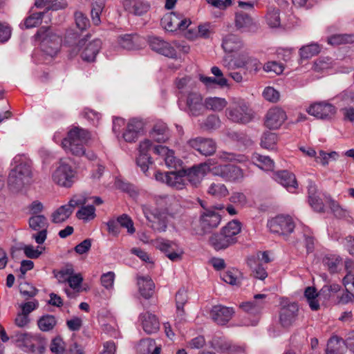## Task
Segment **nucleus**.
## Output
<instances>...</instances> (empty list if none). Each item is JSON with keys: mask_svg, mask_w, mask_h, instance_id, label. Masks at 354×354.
<instances>
[{"mask_svg": "<svg viewBox=\"0 0 354 354\" xmlns=\"http://www.w3.org/2000/svg\"><path fill=\"white\" fill-rule=\"evenodd\" d=\"M12 339L16 346L25 353L30 354H44L47 339L39 334L16 333Z\"/></svg>", "mask_w": 354, "mask_h": 354, "instance_id": "f257e3e1", "label": "nucleus"}, {"mask_svg": "<svg viewBox=\"0 0 354 354\" xmlns=\"http://www.w3.org/2000/svg\"><path fill=\"white\" fill-rule=\"evenodd\" d=\"M32 178V167L29 162L21 161L9 173L8 187L14 193H17L29 185Z\"/></svg>", "mask_w": 354, "mask_h": 354, "instance_id": "f03ea898", "label": "nucleus"}, {"mask_svg": "<svg viewBox=\"0 0 354 354\" xmlns=\"http://www.w3.org/2000/svg\"><path fill=\"white\" fill-rule=\"evenodd\" d=\"M91 139L90 133L79 127L70 130L67 137L62 142L63 149L76 156H81L85 153L84 145Z\"/></svg>", "mask_w": 354, "mask_h": 354, "instance_id": "7ed1b4c3", "label": "nucleus"}, {"mask_svg": "<svg viewBox=\"0 0 354 354\" xmlns=\"http://www.w3.org/2000/svg\"><path fill=\"white\" fill-rule=\"evenodd\" d=\"M227 118L233 122L247 124L252 120L254 112L242 99H234L225 111Z\"/></svg>", "mask_w": 354, "mask_h": 354, "instance_id": "20e7f679", "label": "nucleus"}, {"mask_svg": "<svg viewBox=\"0 0 354 354\" xmlns=\"http://www.w3.org/2000/svg\"><path fill=\"white\" fill-rule=\"evenodd\" d=\"M37 39L41 41V50L51 57L55 56L60 48L61 38L54 33L50 27H41L35 35Z\"/></svg>", "mask_w": 354, "mask_h": 354, "instance_id": "39448f33", "label": "nucleus"}, {"mask_svg": "<svg viewBox=\"0 0 354 354\" xmlns=\"http://www.w3.org/2000/svg\"><path fill=\"white\" fill-rule=\"evenodd\" d=\"M102 47V41L99 39L90 40V36L86 35L78 40L74 50L81 51L82 59L87 62H94L96 55Z\"/></svg>", "mask_w": 354, "mask_h": 354, "instance_id": "423d86ee", "label": "nucleus"}, {"mask_svg": "<svg viewBox=\"0 0 354 354\" xmlns=\"http://www.w3.org/2000/svg\"><path fill=\"white\" fill-rule=\"evenodd\" d=\"M87 203V198L84 195L73 196L68 204L63 205L54 211L51 215V221L54 223L65 222L72 214L75 208Z\"/></svg>", "mask_w": 354, "mask_h": 354, "instance_id": "0eeeda50", "label": "nucleus"}, {"mask_svg": "<svg viewBox=\"0 0 354 354\" xmlns=\"http://www.w3.org/2000/svg\"><path fill=\"white\" fill-rule=\"evenodd\" d=\"M142 211L149 227L158 232H165L167 227V214L165 212L153 207L142 206Z\"/></svg>", "mask_w": 354, "mask_h": 354, "instance_id": "6e6552de", "label": "nucleus"}, {"mask_svg": "<svg viewBox=\"0 0 354 354\" xmlns=\"http://www.w3.org/2000/svg\"><path fill=\"white\" fill-rule=\"evenodd\" d=\"M76 178V171L72 167L62 162L52 174L53 181L62 187H71Z\"/></svg>", "mask_w": 354, "mask_h": 354, "instance_id": "1a4fd4ad", "label": "nucleus"}, {"mask_svg": "<svg viewBox=\"0 0 354 354\" xmlns=\"http://www.w3.org/2000/svg\"><path fill=\"white\" fill-rule=\"evenodd\" d=\"M270 232L282 236H287L295 229V223L290 216L279 215L268 222Z\"/></svg>", "mask_w": 354, "mask_h": 354, "instance_id": "9d476101", "label": "nucleus"}, {"mask_svg": "<svg viewBox=\"0 0 354 354\" xmlns=\"http://www.w3.org/2000/svg\"><path fill=\"white\" fill-rule=\"evenodd\" d=\"M213 174L227 182H238L244 178L243 171L234 165L216 166L213 169Z\"/></svg>", "mask_w": 354, "mask_h": 354, "instance_id": "9b49d317", "label": "nucleus"}, {"mask_svg": "<svg viewBox=\"0 0 354 354\" xmlns=\"http://www.w3.org/2000/svg\"><path fill=\"white\" fill-rule=\"evenodd\" d=\"M185 174V172L183 169L178 171L165 173L157 171L155 174V178L156 180L165 183L170 187L177 189H182L186 185V180L184 177Z\"/></svg>", "mask_w": 354, "mask_h": 354, "instance_id": "f8f14e48", "label": "nucleus"}, {"mask_svg": "<svg viewBox=\"0 0 354 354\" xmlns=\"http://www.w3.org/2000/svg\"><path fill=\"white\" fill-rule=\"evenodd\" d=\"M221 221V215L215 211L211 209H204L199 218V227L201 234H207L211 232L216 228Z\"/></svg>", "mask_w": 354, "mask_h": 354, "instance_id": "ddd939ff", "label": "nucleus"}, {"mask_svg": "<svg viewBox=\"0 0 354 354\" xmlns=\"http://www.w3.org/2000/svg\"><path fill=\"white\" fill-rule=\"evenodd\" d=\"M187 145L205 156L213 155L216 150V142L212 139L203 137L190 139L187 141Z\"/></svg>", "mask_w": 354, "mask_h": 354, "instance_id": "4468645a", "label": "nucleus"}, {"mask_svg": "<svg viewBox=\"0 0 354 354\" xmlns=\"http://www.w3.org/2000/svg\"><path fill=\"white\" fill-rule=\"evenodd\" d=\"M286 112L279 107L270 109L266 115L264 124L270 129H279L286 120Z\"/></svg>", "mask_w": 354, "mask_h": 354, "instance_id": "2eb2a0df", "label": "nucleus"}, {"mask_svg": "<svg viewBox=\"0 0 354 354\" xmlns=\"http://www.w3.org/2000/svg\"><path fill=\"white\" fill-rule=\"evenodd\" d=\"M308 113L317 118L329 120L335 115L336 109L331 104L322 102L310 105Z\"/></svg>", "mask_w": 354, "mask_h": 354, "instance_id": "dca6fc26", "label": "nucleus"}, {"mask_svg": "<svg viewBox=\"0 0 354 354\" xmlns=\"http://www.w3.org/2000/svg\"><path fill=\"white\" fill-rule=\"evenodd\" d=\"M149 44L152 50L169 58H176L177 52L168 42L158 37H149Z\"/></svg>", "mask_w": 354, "mask_h": 354, "instance_id": "f3484780", "label": "nucleus"}, {"mask_svg": "<svg viewBox=\"0 0 354 354\" xmlns=\"http://www.w3.org/2000/svg\"><path fill=\"white\" fill-rule=\"evenodd\" d=\"M234 310L232 307L223 305L214 306L210 311V317L218 325L224 326L232 319Z\"/></svg>", "mask_w": 354, "mask_h": 354, "instance_id": "a211bd4d", "label": "nucleus"}, {"mask_svg": "<svg viewBox=\"0 0 354 354\" xmlns=\"http://www.w3.org/2000/svg\"><path fill=\"white\" fill-rule=\"evenodd\" d=\"M299 307L296 303H290L283 306L279 311V323L283 328L291 326L296 321Z\"/></svg>", "mask_w": 354, "mask_h": 354, "instance_id": "6ab92c4d", "label": "nucleus"}, {"mask_svg": "<svg viewBox=\"0 0 354 354\" xmlns=\"http://www.w3.org/2000/svg\"><path fill=\"white\" fill-rule=\"evenodd\" d=\"M209 169V165L206 162L194 165L188 169H183L185 172L184 177L186 183L189 182L192 185H196Z\"/></svg>", "mask_w": 354, "mask_h": 354, "instance_id": "aec40b11", "label": "nucleus"}, {"mask_svg": "<svg viewBox=\"0 0 354 354\" xmlns=\"http://www.w3.org/2000/svg\"><path fill=\"white\" fill-rule=\"evenodd\" d=\"M186 105L189 114L192 115L198 116L204 111L205 106L204 102H203V97L198 93H189L186 99Z\"/></svg>", "mask_w": 354, "mask_h": 354, "instance_id": "412c9836", "label": "nucleus"}, {"mask_svg": "<svg viewBox=\"0 0 354 354\" xmlns=\"http://www.w3.org/2000/svg\"><path fill=\"white\" fill-rule=\"evenodd\" d=\"M153 152L162 157L168 167H176L179 165V160L174 156L173 150L169 149L168 147L163 145L154 146Z\"/></svg>", "mask_w": 354, "mask_h": 354, "instance_id": "4be33fe9", "label": "nucleus"}, {"mask_svg": "<svg viewBox=\"0 0 354 354\" xmlns=\"http://www.w3.org/2000/svg\"><path fill=\"white\" fill-rule=\"evenodd\" d=\"M266 297L264 294L255 295L254 301L242 303L240 307L245 312L252 315H259L264 307L263 299Z\"/></svg>", "mask_w": 354, "mask_h": 354, "instance_id": "5701e85b", "label": "nucleus"}, {"mask_svg": "<svg viewBox=\"0 0 354 354\" xmlns=\"http://www.w3.org/2000/svg\"><path fill=\"white\" fill-rule=\"evenodd\" d=\"M124 6L129 12L138 16L145 14L150 8V5L143 0H127Z\"/></svg>", "mask_w": 354, "mask_h": 354, "instance_id": "b1692460", "label": "nucleus"}, {"mask_svg": "<svg viewBox=\"0 0 354 354\" xmlns=\"http://www.w3.org/2000/svg\"><path fill=\"white\" fill-rule=\"evenodd\" d=\"M149 136L157 142H165L169 138V131L167 124L162 122H156L151 131Z\"/></svg>", "mask_w": 354, "mask_h": 354, "instance_id": "393cba45", "label": "nucleus"}, {"mask_svg": "<svg viewBox=\"0 0 354 354\" xmlns=\"http://www.w3.org/2000/svg\"><path fill=\"white\" fill-rule=\"evenodd\" d=\"M273 178L288 189H295L297 187L295 176L288 171L283 170L274 173Z\"/></svg>", "mask_w": 354, "mask_h": 354, "instance_id": "a878e982", "label": "nucleus"}, {"mask_svg": "<svg viewBox=\"0 0 354 354\" xmlns=\"http://www.w3.org/2000/svg\"><path fill=\"white\" fill-rule=\"evenodd\" d=\"M342 290V287L336 283H328L324 285L319 292L320 298L324 300H332L339 296V293Z\"/></svg>", "mask_w": 354, "mask_h": 354, "instance_id": "bb28decb", "label": "nucleus"}, {"mask_svg": "<svg viewBox=\"0 0 354 354\" xmlns=\"http://www.w3.org/2000/svg\"><path fill=\"white\" fill-rule=\"evenodd\" d=\"M143 330L148 334L157 332L159 329V322L156 317L149 313L141 315Z\"/></svg>", "mask_w": 354, "mask_h": 354, "instance_id": "cd10ccee", "label": "nucleus"}, {"mask_svg": "<svg viewBox=\"0 0 354 354\" xmlns=\"http://www.w3.org/2000/svg\"><path fill=\"white\" fill-rule=\"evenodd\" d=\"M209 243L216 250H224L233 243L221 230L213 234L209 239Z\"/></svg>", "mask_w": 354, "mask_h": 354, "instance_id": "c85d7f7f", "label": "nucleus"}, {"mask_svg": "<svg viewBox=\"0 0 354 354\" xmlns=\"http://www.w3.org/2000/svg\"><path fill=\"white\" fill-rule=\"evenodd\" d=\"M138 286L141 295L145 299H149L153 295L155 284L150 277H138Z\"/></svg>", "mask_w": 354, "mask_h": 354, "instance_id": "c756f323", "label": "nucleus"}, {"mask_svg": "<svg viewBox=\"0 0 354 354\" xmlns=\"http://www.w3.org/2000/svg\"><path fill=\"white\" fill-rule=\"evenodd\" d=\"M243 46V41L235 35H227L223 39L222 47L227 53H232L241 49Z\"/></svg>", "mask_w": 354, "mask_h": 354, "instance_id": "7c9ffc66", "label": "nucleus"}, {"mask_svg": "<svg viewBox=\"0 0 354 354\" xmlns=\"http://www.w3.org/2000/svg\"><path fill=\"white\" fill-rule=\"evenodd\" d=\"M227 105V102L225 98L218 97H209L205 98L204 106L206 109L219 112L223 110Z\"/></svg>", "mask_w": 354, "mask_h": 354, "instance_id": "2f4dec72", "label": "nucleus"}, {"mask_svg": "<svg viewBox=\"0 0 354 354\" xmlns=\"http://www.w3.org/2000/svg\"><path fill=\"white\" fill-rule=\"evenodd\" d=\"M179 15L175 12L165 15L161 19L162 26L167 31L173 32L179 28Z\"/></svg>", "mask_w": 354, "mask_h": 354, "instance_id": "473e14b6", "label": "nucleus"}, {"mask_svg": "<svg viewBox=\"0 0 354 354\" xmlns=\"http://www.w3.org/2000/svg\"><path fill=\"white\" fill-rule=\"evenodd\" d=\"M248 265L252 270L254 277L263 280L268 277L266 268L259 263V259L252 257L248 259Z\"/></svg>", "mask_w": 354, "mask_h": 354, "instance_id": "72a5a7b5", "label": "nucleus"}, {"mask_svg": "<svg viewBox=\"0 0 354 354\" xmlns=\"http://www.w3.org/2000/svg\"><path fill=\"white\" fill-rule=\"evenodd\" d=\"M241 223L238 221H232L223 227L221 229V232H223L234 244L237 241L236 236L241 232Z\"/></svg>", "mask_w": 354, "mask_h": 354, "instance_id": "f704fd0d", "label": "nucleus"}, {"mask_svg": "<svg viewBox=\"0 0 354 354\" xmlns=\"http://www.w3.org/2000/svg\"><path fill=\"white\" fill-rule=\"evenodd\" d=\"M308 199L310 206L317 212L324 211V203L321 198L317 196V187L315 185L310 183L308 187Z\"/></svg>", "mask_w": 354, "mask_h": 354, "instance_id": "c9c22d12", "label": "nucleus"}, {"mask_svg": "<svg viewBox=\"0 0 354 354\" xmlns=\"http://www.w3.org/2000/svg\"><path fill=\"white\" fill-rule=\"evenodd\" d=\"M321 51V46L317 43H311L299 48V53L301 59H308L317 55Z\"/></svg>", "mask_w": 354, "mask_h": 354, "instance_id": "e433bc0d", "label": "nucleus"}, {"mask_svg": "<svg viewBox=\"0 0 354 354\" xmlns=\"http://www.w3.org/2000/svg\"><path fill=\"white\" fill-rule=\"evenodd\" d=\"M140 38L137 35H126L120 38V46L127 50H135L140 48Z\"/></svg>", "mask_w": 354, "mask_h": 354, "instance_id": "4c0bfd02", "label": "nucleus"}, {"mask_svg": "<svg viewBox=\"0 0 354 354\" xmlns=\"http://www.w3.org/2000/svg\"><path fill=\"white\" fill-rule=\"evenodd\" d=\"M252 161L257 167L263 170L270 171L274 168V162L269 156L255 153L252 156Z\"/></svg>", "mask_w": 354, "mask_h": 354, "instance_id": "58836bf2", "label": "nucleus"}, {"mask_svg": "<svg viewBox=\"0 0 354 354\" xmlns=\"http://www.w3.org/2000/svg\"><path fill=\"white\" fill-rule=\"evenodd\" d=\"M105 6L104 0H95L91 4V17L94 25L97 26L100 24V15Z\"/></svg>", "mask_w": 354, "mask_h": 354, "instance_id": "ea45409f", "label": "nucleus"}, {"mask_svg": "<svg viewBox=\"0 0 354 354\" xmlns=\"http://www.w3.org/2000/svg\"><path fill=\"white\" fill-rule=\"evenodd\" d=\"M345 289L337 297L335 302L337 304H347L348 303L354 302V287L351 283H347L346 286L344 285Z\"/></svg>", "mask_w": 354, "mask_h": 354, "instance_id": "a19ab883", "label": "nucleus"}, {"mask_svg": "<svg viewBox=\"0 0 354 354\" xmlns=\"http://www.w3.org/2000/svg\"><path fill=\"white\" fill-rule=\"evenodd\" d=\"M328 44L334 46L354 42L353 34H335L328 38Z\"/></svg>", "mask_w": 354, "mask_h": 354, "instance_id": "79ce46f5", "label": "nucleus"}, {"mask_svg": "<svg viewBox=\"0 0 354 354\" xmlns=\"http://www.w3.org/2000/svg\"><path fill=\"white\" fill-rule=\"evenodd\" d=\"M57 320L53 315H46L42 316L37 322L39 328L42 331H50L53 329Z\"/></svg>", "mask_w": 354, "mask_h": 354, "instance_id": "37998d69", "label": "nucleus"}, {"mask_svg": "<svg viewBox=\"0 0 354 354\" xmlns=\"http://www.w3.org/2000/svg\"><path fill=\"white\" fill-rule=\"evenodd\" d=\"M305 297L313 310H317L319 308V304L317 299L319 297V292L317 293L315 288L313 287H308L304 292Z\"/></svg>", "mask_w": 354, "mask_h": 354, "instance_id": "c03bdc74", "label": "nucleus"}, {"mask_svg": "<svg viewBox=\"0 0 354 354\" xmlns=\"http://www.w3.org/2000/svg\"><path fill=\"white\" fill-rule=\"evenodd\" d=\"M28 223L30 227L35 231L46 229L48 224L46 216L41 214L32 216Z\"/></svg>", "mask_w": 354, "mask_h": 354, "instance_id": "a18cd8bd", "label": "nucleus"}, {"mask_svg": "<svg viewBox=\"0 0 354 354\" xmlns=\"http://www.w3.org/2000/svg\"><path fill=\"white\" fill-rule=\"evenodd\" d=\"M241 273L238 270H228L221 274V279L230 285H239L240 283Z\"/></svg>", "mask_w": 354, "mask_h": 354, "instance_id": "49530a36", "label": "nucleus"}, {"mask_svg": "<svg viewBox=\"0 0 354 354\" xmlns=\"http://www.w3.org/2000/svg\"><path fill=\"white\" fill-rule=\"evenodd\" d=\"M253 24L252 19L248 14L239 12L236 15L235 26L238 29L249 28Z\"/></svg>", "mask_w": 354, "mask_h": 354, "instance_id": "de8ad7c7", "label": "nucleus"}, {"mask_svg": "<svg viewBox=\"0 0 354 354\" xmlns=\"http://www.w3.org/2000/svg\"><path fill=\"white\" fill-rule=\"evenodd\" d=\"M207 192L210 195L218 198L225 197L228 194L226 186L222 183H212L208 188Z\"/></svg>", "mask_w": 354, "mask_h": 354, "instance_id": "09e8293b", "label": "nucleus"}, {"mask_svg": "<svg viewBox=\"0 0 354 354\" xmlns=\"http://www.w3.org/2000/svg\"><path fill=\"white\" fill-rule=\"evenodd\" d=\"M152 243L156 248L165 253L166 255L177 247L175 243L164 239H157L156 240L153 241Z\"/></svg>", "mask_w": 354, "mask_h": 354, "instance_id": "8fccbe9b", "label": "nucleus"}, {"mask_svg": "<svg viewBox=\"0 0 354 354\" xmlns=\"http://www.w3.org/2000/svg\"><path fill=\"white\" fill-rule=\"evenodd\" d=\"M323 261L330 273H335L342 263V259L338 256L331 255L325 257Z\"/></svg>", "mask_w": 354, "mask_h": 354, "instance_id": "3c124183", "label": "nucleus"}, {"mask_svg": "<svg viewBox=\"0 0 354 354\" xmlns=\"http://www.w3.org/2000/svg\"><path fill=\"white\" fill-rule=\"evenodd\" d=\"M277 142V136L274 133L265 132L261 140V145L266 149H272Z\"/></svg>", "mask_w": 354, "mask_h": 354, "instance_id": "603ef678", "label": "nucleus"}, {"mask_svg": "<svg viewBox=\"0 0 354 354\" xmlns=\"http://www.w3.org/2000/svg\"><path fill=\"white\" fill-rule=\"evenodd\" d=\"M268 25L271 28L279 27L281 23L279 10L276 8H270L266 16Z\"/></svg>", "mask_w": 354, "mask_h": 354, "instance_id": "864d4df0", "label": "nucleus"}, {"mask_svg": "<svg viewBox=\"0 0 354 354\" xmlns=\"http://www.w3.org/2000/svg\"><path fill=\"white\" fill-rule=\"evenodd\" d=\"M221 125V120L216 115H209L201 124V127L205 130H212L218 128Z\"/></svg>", "mask_w": 354, "mask_h": 354, "instance_id": "5fc2aeb1", "label": "nucleus"}, {"mask_svg": "<svg viewBox=\"0 0 354 354\" xmlns=\"http://www.w3.org/2000/svg\"><path fill=\"white\" fill-rule=\"evenodd\" d=\"M79 219L88 221L95 217V209L93 205L84 206L76 213Z\"/></svg>", "mask_w": 354, "mask_h": 354, "instance_id": "6e6d98bb", "label": "nucleus"}, {"mask_svg": "<svg viewBox=\"0 0 354 354\" xmlns=\"http://www.w3.org/2000/svg\"><path fill=\"white\" fill-rule=\"evenodd\" d=\"M345 269L347 272L346 275L342 279L343 285L351 283L354 287V262L351 260L345 261Z\"/></svg>", "mask_w": 354, "mask_h": 354, "instance_id": "4d7b16f0", "label": "nucleus"}, {"mask_svg": "<svg viewBox=\"0 0 354 354\" xmlns=\"http://www.w3.org/2000/svg\"><path fill=\"white\" fill-rule=\"evenodd\" d=\"M50 350L53 354H64L66 351V345L62 338L55 337L51 341Z\"/></svg>", "mask_w": 354, "mask_h": 354, "instance_id": "13d9d810", "label": "nucleus"}, {"mask_svg": "<svg viewBox=\"0 0 354 354\" xmlns=\"http://www.w3.org/2000/svg\"><path fill=\"white\" fill-rule=\"evenodd\" d=\"M46 14V12H36L30 15L25 20L24 25L26 28H32L37 26L41 23V20L43 17Z\"/></svg>", "mask_w": 354, "mask_h": 354, "instance_id": "bf43d9fd", "label": "nucleus"}, {"mask_svg": "<svg viewBox=\"0 0 354 354\" xmlns=\"http://www.w3.org/2000/svg\"><path fill=\"white\" fill-rule=\"evenodd\" d=\"M117 221L121 227L127 229L129 234L135 233L136 229L133 225V222L127 214H124L118 217Z\"/></svg>", "mask_w": 354, "mask_h": 354, "instance_id": "052dcab7", "label": "nucleus"}, {"mask_svg": "<svg viewBox=\"0 0 354 354\" xmlns=\"http://www.w3.org/2000/svg\"><path fill=\"white\" fill-rule=\"evenodd\" d=\"M73 272L74 270L73 266L71 265H67L56 273L55 277L57 279L59 283H66L68 281Z\"/></svg>", "mask_w": 354, "mask_h": 354, "instance_id": "680f3d73", "label": "nucleus"}, {"mask_svg": "<svg viewBox=\"0 0 354 354\" xmlns=\"http://www.w3.org/2000/svg\"><path fill=\"white\" fill-rule=\"evenodd\" d=\"M344 344L342 339L337 337L330 338L327 344L326 354H340L339 350Z\"/></svg>", "mask_w": 354, "mask_h": 354, "instance_id": "e2e57ef3", "label": "nucleus"}, {"mask_svg": "<svg viewBox=\"0 0 354 354\" xmlns=\"http://www.w3.org/2000/svg\"><path fill=\"white\" fill-rule=\"evenodd\" d=\"M136 163L138 166L140 167L142 172L147 175V172L149 169V165H151L153 161L149 154L139 153L136 159Z\"/></svg>", "mask_w": 354, "mask_h": 354, "instance_id": "0e129e2a", "label": "nucleus"}, {"mask_svg": "<svg viewBox=\"0 0 354 354\" xmlns=\"http://www.w3.org/2000/svg\"><path fill=\"white\" fill-rule=\"evenodd\" d=\"M199 80L206 86H211L212 84H218L221 87L227 85V80L225 77L216 78L211 77H205L203 75H199Z\"/></svg>", "mask_w": 354, "mask_h": 354, "instance_id": "69168bd1", "label": "nucleus"}, {"mask_svg": "<svg viewBox=\"0 0 354 354\" xmlns=\"http://www.w3.org/2000/svg\"><path fill=\"white\" fill-rule=\"evenodd\" d=\"M74 17L75 24L80 30H84L90 26L89 19L82 12H75Z\"/></svg>", "mask_w": 354, "mask_h": 354, "instance_id": "338daca9", "label": "nucleus"}, {"mask_svg": "<svg viewBox=\"0 0 354 354\" xmlns=\"http://www.w3.org/2000/svg\"><path fill=\"white\" fill-rule=\"evenodd\" d=\"M331 66V60L328 57H322L317 59L314 64L313 68L315 72H322L328 69Z\"/></svg>", "mask_w": 354, "mask_h": 354, "instance_id": "774afa93", "label": "nucleus"}]
</instances>
